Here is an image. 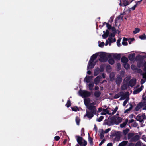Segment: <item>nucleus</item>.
Masks as SVG:
<instances>
[{
  "instance_id": "1",
  "label": "nucleus",
  "mask_w": 146,
  "mask_h": 146,
  "mask_svg": "<svg viewBox=\"0 0 146 146\" xmlns=\"http://www.w3.org/2000/svg\"><path fill=\"white\" fill-rule=\"evenodd\" d=\"M139 138V136L134 133H129L128 135V139L131 142H136Z\"/></svg>"
},
{
  "instance_id": "2",
  "label": "nucleus",
  "mask_w": 146,
  "mask_h": 146,
  "mask_svg": "<svg viewBox=\"0 0 146 146\" xmlns=\"http://www.w3.org/2000/svg\"><path fill=\"white\" fill-rule=\"evenodd\" d=\"M77 141L78 144L81 146H86L87 144L86 141L82 137L78 136Z\"/></svg>"
},
{
  "instance_id": "3",
  "label": "nucleus",
  "mask_w": 146,
  "mask_h": 146,
  "mask_svg": "<svg viewBox=\"0 0 146 146\" xmlns=\"http://www.w3.org/2000/svg\"><path fill=\"white\" fill-rule=\"evenodd\" d=\"M94 104H95L94 103H91L87 108L91 111L90 112L93 113L94 114H95L96 113L97 111L96 107L94 106Z\"/></svg>"
},
{
  "instance_id": "4",
  "label": "nucleus",
  "mask_w": 146,
  "mask_h": 146,
  "mask_svg": "<svg viewBox=\"0 0 146 146\" xmlns=\"http://www.w3.org/2000/svg\"><path fill=\"white\" fill-rule=\"evenodd\" d=\"M100 58L99 60L101 62H105L108 60L107 56L104 53H101L100 54Z\"/></svg>"
},
{
  "instance_id": "5",
  "label": "nucleus",
  "mask_w": 146,
  "mask_h": 146,
  "mask_svg": "<svg viewBox=\"0 0 146 146\" xmlns=\"http://www.w3.org/2000/svg\"><path fill=\"white\" fill-rule=\"evenodd\" d=\"M136 119L137 121L142 122L144 119H146V116L144 114L142 115L139 114L136 117Z\"/></svg>"
},
{
  "instance_id": "6",
  "label": "nucleus",
  "mask_w": 146,
  "mask_h": 146,
  "mask_svg": "<svg viewBox=\"0 0 146 146\" xmlns=\"http://www.w3.org/2000/svg\"><path fill=\"white\" fill-rule=\"evenodd\" d=\"M80 94L82 97H87L90 95V92L85 90L80 91Z\"/></svg>"
},
{
  "instance_id": "7",
  "label": "nucleus",
  "mask_w": 146,
  "mask_h": 146,
  "mask_svg": "<svg viewBox=\"0 0 146 146\" xmlns=\"http://www.w3.org/2000/svg\"><path fill=\"white\" fill-rule=\"evenodd\" d=\"M136 79L135 78L131 80L128 84L129 87H133L136 84Z\"/></svg>"
},
{
  "instance_id": "8",
  "label": "nucleus",
  "mask_w": 146,
  "mask_h": 146,
  "mask_svg": "<svg viewBox=\"0 0 146 146\" xmlns=\"http://www.w3.org/2000/svg\"><path fill=\"white\" fill-rule=\"evenodd\" d=\"M93 62L92 60H90L88 65V69H91L94 67L95 64L93 63Z\"/></svg>"
},
{
  "instance_id": "9",
  "label": "nucleus",
  "mask_w": 146,
  "mask_h": 146,
  "mask_svg": "<svg viewBox=\"0 0 146 146\" xmlns=\"http://www.w3.org/2000/svg\"><path fill=\"white\" fill-rule=\"evenodd\" d=\"M115 36V34L114 33H112L108 38V40L110 43H112L116 41L115 38L114 37Z\"/></svg>"
},
{
  "instance_id": "10",
  "label": "nucleus",
  "mask_w": 146,
  "mask_h": 146,
  "mask_svg": "<svg viewBox=\"0 0 146 146\" xmlns=\"http://www.w3.org/2000/svg\"><path fill=\"white\" fill-rule=\"evenodd\" d=\"M93 114H94V113H93L90 111H88L87 110L86 114L84 116H86L88 118L90 119H91L93 117Z\"/></svg>"
},
{
  "instance_id": "11",
  "label": "nucleus",
  "mask_w": 146,
  "mask_h": 146,
  "mask_svg": "<svg viewBox=\"0 0 146 146\" xmlns=\"http://www.w3.org/2000/svg\"><path fill=\"white\" fill-rule=\"evenodd\" d=\"M129 95V92H127L125 93H124L121 96V97L120 99V100H124L125 99H126L127 98H129L128 96Z\"/></svg>"
},
{
  "instance_id": "12",
  "label": "nucleus",
  "mask_w": 146,
  "mask_h": 146,
  "mask_svg": "<svg viewBox=\"0 0 146 146\" xmlns=\"http://www.w3.org/2000/svg\"><path fill=\"white\" fill-rule=\"evenodd\" d=\"M129 87L128 84L123 82L122 85L121 87V89L122 90L127 89Z\"/></svg>"
},
{
  "instance_id": "13",
  "label": "nucleus",
  "mask_w": 146,
  "mask_h": 146,
  "mask_svg": "<svg viewBox=\"0 0 146 146\" xmlns=\"http://www.w3.org/2000/svg\"><path fill=\"white\" fill-rule=\"evenodd\" d=\"M122 81V78L121 76H118L117 77L116 80V84L119 85Z\"/></svg>"
},
{
  "instance_id": "14",
  "label": "nucleus",
  "mask_w": 146,
  "mask_h": 146,
  "mask_svg": "<svg viewBox=\"0 0 146 146\" xmlns=\"http://www.w3.org/2000/svg\"><path fill=\"white\" fill-rule=\"evenodd\" d=\"M84 101L85 104L88 107V106H89L90 102V98H85L84 99Z\"/></svg>"
},
{
  "instance_id": "15",
  "label": "nucleus",
  "mask_w": 146,
  "mask_h": 146,
  "mask_svg": "<svg viewBox=\"0 0 146 146\" xmlns=\"http://www.w3.org/2000/svg\"><path fill=\"white\" fill-rule=\"evenodd\" d=\"M122 14H121L120 16L117 17L115 19V24H116L117 23L120 22L121 20L122 19L123 17L121 16V15Z\"/></svg>"
},
{
  "instance_id": "16",
  "label": "nucleus",
  "mask_w": 146,
  "mask_h": 146,
  "mask_svg": "<svg viewBox=\"0 0 146 146\" xmlns=\"http://www.w3.org/2000/svg\"><path fill=\"white\" fill-rule=\"evenodd\" d=\"M100 133V137L101 139H102L104 136V131L102 129H100L99 131Z\"/></svg>"
},
{
  "instance_id": "17",
  "label": "nucleus",
  "mask_w": 146,
  "mask_h": 146,
  "mask_svg": "<svg viewBox=\"0 0 146 146\" xmlns=\"http://www.w3.org/2000/svg\"><path fill=\"white\" fill-rule=\"evenodd\" d=\"M143 87V86H141L140 88L134 91L133 92V93L134 94H136L139 93L140 91H141L142 90V88Z\"/></svg>"
},
{
  "instance_id": "18",
  "label": "nucleus",
  "mask_w": 146,
  "mask_h": 146,
  "mask_svg": "<svg viewBox=\"0 0 146 146\" xmlns=\"http://www.w3.org/2000/svg\"><path fill=\"white\" fill-rule=\"evenodd\" d=\"M141 104H142L141 103H139L136 106L135 108V110L136 111H139L141 107H143Z\"/></svg>"
},
{
  "instance_id": "19",
  "label": "nucleus",
  "mask_w": 146,
  "mask_h": 146,
  "mask_svg": "<svg viewBox=\"0 0 146 146\" xmlns=\"http://www.w3.org/2000/svg\"><path fill=\"white\" fill-rule=\"evenodd\" d=\"M115 139L117 141H118L120 139V134L119 132H117L115 133Z\"/></svg>"
},
{
  "instance_id": "20",
  "label": "nucleus",
  "mask_w": 146,
  "mask_h": 146,
  "mask_svg": "<svg viewBox=\"0 0 146 146\" xmlns=\"http://www.w3.org/2000/svg\"><path fill=\"white\" fill-rule=\"evenodd\" d=\"M140 103H141L143 106H145L143 108V110H146V100H142V101L140 102Z\"/></svg>"
},
{
  "instance_id": "21",
  "label": "nucleus",
  "mask_w": 146,
  "mask_h": 146,
  "mask_svg": "<svg viewBox=\"0 0 146 146\" xmlns=\"http://www.w3.org/2000/svg\"><path fill=\"white\" fill-rule=\"evenodd\" d=\"M113 58L116 59H119L121 57L120 55L119 54H114L113 55Z\"/></svg>"
},
{
  "instance_id": "22",
  "label": "nucleus",
  "mask_w": 146,
  "mask_h": 146,
  "mask_svg": "<svg viewBox=\"0 0 146 146\" xmlns=\"http://www.w3.org/2000/svg\"><path fill=\"white\" fill-rule=\"evenodd\" d=\"M128 121V119H126L125 120V121L123 123L120 124V127L121 128H123L126 125Z\"/></svg>"
},
{
  "instance_id": "23",
  "label": "nucleus",
  "mask_w": 146,
  "mask_h": 146,
  "mask_svg": "<svg viewBox=\"0 0 146 146\" xmlns=\"http://www.w3.org/2000/svg\"><path fill=\"white\" fill-rule=\"evenodd\" d=\"M123 94V92H120L119 93H118L116 94H115L114 97V98L115 99H117L118 98H119L120 96H121V95Z\"/></svg>"
},
{
  "instance_id": "24",
  "label": "nucleus",
  "mask_w": 146,
  "mask_h": 146,
  "mask_svg": "<svg viewBox=\"0 0 146 146\" xmlns=\"http://www.w3.org/2000/svg\"><path fill=\"white\" fill-rule=\"evenodd\" d=\"M128 142L127 141H124L120 143L119 145V146H125Z\"/></svg>"
},
{
  "instance_id": "25",
  "label": "nucleus",
  "mask_w": 146,
  "mask_h": 146,
  "mask_svg": "<svg viewBox=\"0 0 146 146\" xmlns=\"http://www.w3.org/2000/svg\"><path fill=\"white\" fill-rule=\"evenodd\" d=\"M122 121V119L121 117H118L116 120L115 121V123L117 124L121 122Z\"/></svg>"
},
{
  "instance_id": "26",
  "label": "nucleus",
  "mask_w": 146,
  "mask_h": 146,
  "mask_svg": "<svg viewBox=\"0 0 146 146\" xmlns=\"http://www.w3.org/2000/svg\"><path fill=\"white\" fill-rule=\"evenodd\" d=\"M122 3L124 6H125L128 5L130 3V2H128L127 1L124 0L122 1Z\"/></svg>"
},
{
  "instance_id": "27",
  "label": "nucleus",
  "mask_w": 146,
  "mask_h": 146,
  "mask_svg": "<svg viewBox=\"0 0 146 146\" xmlns=\"http://www.w3.org/2000/svg\"><path fill=\"white\" fill-rule=\"evenodd\" d=\"M100 77L99 76H98L96 77L94 80V83L96 84H97L100 82Z\"/></svg>"
},
{
  "instance_id": "28",
  "label": "nucleus",
  "mask_w": 146,
  "mask_h": 146,
  "mask_svg": "<svg viewBox=\"0 0 146 146\" xmlns=\"http://www.w3.org/2000/svg\"><path fill=\"white\" fill-rule=\"evenodd\" d=\"M121 60V61L124 63H127L128 61L127 58L125 57H122Z\"/></svg>"
},
{
  "instance_id": "29",
  "label": "nucleus",
  "mask_w": 146,
  "mask_h": 146,
  "mask_svg": "<svg viewBox=\"0 0 146 146\" xmlns=\"http://www.w3.org/2000/svg\"><path fill=\"white\" fill-rule=\"evenodd\" d=\"M135 54H130L129 56V58L131 60H133L134 58Z\"/></svg>"
},
{
  "instance_id": "30",
  "label": "nucleus",
  "mask_w": 146,
  "mask_h": 146,
  "mask_svg": "<svg viewBox=\"0 0 146 146\" xmlns=\"http://www.w3.org/2000/svg\"><path fill=\"white\" fill-rule=\"evenodd\" d=\"M115 74L114 73H111L110 74V77L111 81H113L114 80Z\"/></svg>"
},
{
  "instance_id": "31",
  "label": "nucleus",
  "mask_w": 146,
  "mask_h": 146,
  "mask_svg": "<svg viewBox=\"0 0 146 146\" xmlns=\"http://www.w3.org/2000/svg\"><path fill=\"white\" fill-rule=\"evenodd\" d=\"M130 79V76H128L127 77L123 80V82L128 84V81L129 80V79Z\"/></svg>"
},
{
  "instance_id": "32",
  "label": "nucleus",
  "mask_w": 146,
  "mask_h": 146,
  "mask_svg": "<svg viewBox=\"0 0 146 146\" xmlns=\"http://www.w3.org/2000/svg\"><path fill=\"white\" fill-rule=\"evenodd\" d=\"M97 55L96 54H94L91 57L90 60H92L93 62H94V60L97 58Z\"/></svg>"
},
{
  "instance_id": "33",
  "label": "nucleus",
  "mask_w": 146,
  "mask_h": 146,
  "mask_svg": "<svg viewBox=\"0 0 146 146\" xmlns=\"http://www.w3.org/2000/svg\"><path fill=\"white\" fill-rule=\"evenodd\" d=\"M118 109V107L117 106L115 107V109L112 112V113H109V115H113L114 114H115V113H116V112L117 111Z\"/></svg>"
},
{
  "instance_id": "34",
  "label": "nucleus",
  "mask_w": 146,
  "mask_h": 146,
  "mask_svg": "<svg viewBox=\"0 0 146 146\" xmlns=\"http://www.w3.org/2000/svg\"><path fill=\"white\" fill-rule=\"evenodd\" d=\"M99 73V70L98 68L96 69L94 71V75L95 76L97 75Z\"/></svg>"
},
{
  "instance_id": "35",
  "label": "nucleus",
  "mask_w": 146,
  "mask_h": 146,
  "mask_svg": "<svg viewBox=\"0 0 146 146\" xmlns=\"http://www.w3.org/2000/svg\"><path fill=\"white\" fill-rule=\"evenodd\" d=\"M127 39L126 38H124L123 40V42H122V44L124 45H127L128 44L127 42H126Z\"/></svg>"
},
{
  "instance_id": "36",
  "label": "nucleus",
  "mask_w": 146,
  "mask_h": 146,
  "mask_svg": "<svg viewBox=\"0 0 146 146\" xmlns=\"http://www.w3.org/2000/svg\"><path fill=\"white\" fill-rule=\"evenodd\" d=\"M100 92L98 91H96L94 93L95 96L97 97H99L100 96Z\"/></svg>"
},
{
  "instance_id": "37",
  "label": "nucleus",
  "mask_w": 146,
  "mask_h": 146,
  "mask_svg": "<svg viewBox=\"0 0 146 146\" xmlns=\"http://www.w3.org/2000/svg\"><path fill=\"white\" fill-rule=\"evenodd\" d=\"M90 77L89 76H86V77L84 79V80L87 83L89 82L90 80Z\"/></svg>"
},
{
  "instance_id": "38",
  "label": "nucleus",
  "mask_w": 146,
  "mask_h": 146,
  "mask_svg": "<svg viewBox=\"0 0 146 146\" xmlns=\"http://www.w3.org/2000/svg\"><path fill=\"white\" fill-rule=\"evenodd\" d=\"M88 138L89 142L90 143V144L91 145H92L93 144L92 139L90 137L89 134H88Z\"/></svg>"
},
{
  "instance_id": "39",
  "label": "nucleus",
  "mask_w": 146,
  "mask_h": 146,
  "mask_svg": "<svg viewBox=\"0 0 146 146\" xmlns=\"http://www.w3.org/2000/svg\"><path fill=\"white\" fill-rule=\"evenodd\" d=\"M129 129H125L123 130V133L124 135H126L129 132Z\"/></svg>"
},
{
  "instance_id": "40",
  "label": "nucleus",
  "mask_w": 146,
  "mask_h": 146,
  "mask_svg": "<svg viewBox=\"0 0 146 146\" xmlns=\"http://www.w3.org/2000/svg\"><path fill=\"white\" fill-rule=\"evenodd\" d=\"M94 84L93 83H90L89 84V89L90 90H92V89L93 87L94 86Z\"/></svg>"
},
{
  "instance_id": "41",
  "label": "nucleus",
  "mask_w": 146,
  "mask_h": 146,
  "mask_svg": "<svg viewBox=\"0 0 146 146\" xmlns=\"http://www.w3.org/2000/svg\"><path fill=\"white\" fill-rule=\"evenodd\" d=\"M139 38L141 39H146V36L145 34L139 36Z\"/></svg>"
},
{
  "instance_id": "42",
  "label": "nucleus",
  "mask_w": 146,
  "mask_h": 146,
  "mask_svg": "<svg viewBox=\"0 0 146 146\" xmlns=\"http://www.w3.org/2000/svg\"><path fill=\"white\" fill-rule=\"evenodd\" d=\"M108 108H107L106 109H104L102 110V111L104 112V113H105L106 114H108L109 115V113H110L109 112V111L108 110Z\"/></svg>"
},
{
  "instance_id": "43",
  "label": "nucleus",
  "mask_w": 146,
  "mask_h": 146,
  "mask_svg": "<svg viewBox=\"0 0 146 146\" xmlns=\"http://www.w3.org/2000/svg\"><path fill=\"white\" fill-rule=\"evenodd\" d=\"M140 30V29L139 28H135V30L133 31V32L134 34H136L137 33H138Z\"/></svg>"
},
{
  "instance_id": "44",
  "label": "nucleus",
  "mask_w": 146,
  "mask_h": 146,
  "mask_svg": "<svg viewBox=\"0 0 146 146\" xmlns=\"http://www.w3.org/2000/svg\"><path fill=\"white\" fill-rule=\"evenodd\" d=\"M130 106L129 108L125 110V111L124 112L125 113L128 112L130 110L132 109L133 106L131 104H130Z\"/></svg>"
},
{
  "instance_id": "45",
  "label": "nucleus",
  "mask_w": 146,
  "mask_h": 146,
  "mask_svg": "<svg viewBox=\"0 0 146 146\" xmlns=\"http://www.w3.org/2000/svg\"><path fill=\"white\" fill-rule=\"evenodd\" d=\"M71 108L72 110L74 111H79L77 107H71Z\"/></svg>"
},
{
  "instance_id": "46",
  "label": "nucleus",
  "mask_w": 146,
  "mask_h": 146,
  "mask_svg": "<svg viewBox=\"0 0 146 146\" xmlns=\"http://www.w3.org/2000/svg\"><path fill=\"white\" fill-rule=\"evenodd\" d=\"M109 62L111 64H113L114 63V60L112 59H110L108 60Z\"/></svg>"
},
{
  "instance_id": "47",
  "label": "nucleus",
  "mask_w": 146,
  "mask_h": 146,
  "mask_svg": "<svg viewBox=\"0 0 146 146\" xmlns=\"http://www.w3.org/2000/svg\"><path fill=\"white\" fill-rule=\"evenodd\" d=\"M124 65V68L126 69H128L129 68V65L127 63H125Z\"/></svg>"
},
{
  "instance_id": "48",
  "label": "nucleus",
  "mask_w": 146,
  "mask_h": 146,
  "mask_svg": "<svg viewBox=\"0 0 146 146\" xmlns=\"http://www.w3.org/2000/svg\"><path fill=\"white\" fill-rule=\"evenodd\" d=\"M66 106L67 107H69L71 106V102H70V100H68L67 102V104H66Z\"/></svg>"
},
{
  "instance_id": "49",
  "label": "nucleus",
  "mask_w": 146,
  "mask_h": 146,
  "mask_svg": "<svg viewBox=\"0 0 146 146\" xmlns=\"http://www.w3.org/2000/svg\"><path fill=\"white\" fill-rule=\"evenodd\" d=\"M76 121L77 125H79L80 121V119L78 117H76Z\"/></svg>"
},
{
  "instance_id": "50",
  "label": "nucleus",
  "mask_w": 146,
  "mask_h": 146,
  "mask_svg": "<svg viewBox=\"0 0 146 146\" xmlns=\"http://www.w3.org/2000/svg\"><path fill=\"white\" fill-rule=\"evenodd\" d=\"M129 100V98H127L123 102V106H125V105Z\"/></svg>"
},
{
  "instance_id": "51",
  "label": "nucleus",
  "mask_w": 146,
  "mask_h": 146,
  "mask_svg": "<svg viewBox=\"0 0 146 146\" xmlns=\"http://www.w3.org/2000/svg\"><path fill=\"white\" fill-rule=\"evenodd\" d=\"M104 67L105 65L104 64H102L100 66V71L102 72L103 71Z\"/></svg>"
},
{
  "instance_id": "52",
  "label": "nucleus",
  "mask_w": 146,
  "mask_h": 146,
  "mask_svg": "<svg viewBox=\"0 0 146 146\" xmlns=\"http://www.w3.org/2000/svg\"><path fill=\"white\" fill-rule=\"evenodd\" d=\"M111 69V67L109 65H108L106 66V70L108 72L110 71Z\"/></svg>"
},
{
  "instance_id": "53",
  "label": "nucleus",
  "mask_w": 146,
  "mask_h": 146,
  "mask_svg": "<svg viewBox=\"0 0 146 146\" xmlns=\"http://www.w3.org/2000/svg\"><path fill=\"white\" fill-rule=\"evenodd\" d=\"M103 119V117L102 116H101L98 119H97V121L98 122H100Z\"/></svg>"
},
{
  "instance_id": "54",
  "label": "nucleus",
  "mask_w": 146,
  "mask_h": 146,
  "mask_svg": "<svg viewBox=\"0 0 146 146\" xmlns=\"http://www.w3.org/2000/svg\"><path fill=\"white\" fill-rule=\"evenodd\" d=\"M121 38H119L117 40V44L118 46H120V42L121 41Z\"/></svg>"
},
{
  "instance_id": "55",
  "label": "nucleus",
  "mask_w": 146,
  "mask_h": 146,
  "mask_svg": "<svg viewBox=\"0 0 146 146\" xmlns=\"http://www.w3.org/2000/svg\"><path fill=\"white\" fill-rule=\"evenodd\" d=\"M108 36V35L105 33H104L102 35V37L104 38H106Z\"/></svg>"
},
{
  "instance_id": "56",
  "label": "nucleus",
  "mask_w": 146,
  "mask_h": 146,
  "mask_svg": "<svg viewBox=\"0 0 146 146\" xmlns=\"http://www.w3.org/2000/svg\"><path fill=\"white\" fill-rule=\"evenodd\" d=\"M104 43L103 42H102L100 44H99V46L100 47H102L104 46Z\"/></svg>"
},
{
  "instance_id": "57",
  "label": "nucleus",
  "mask_w": 146,
  "mask_h": 146,
  "mask_svg": "<svg viewBox=\"0 0 146 146\" xmlns=\"http://www.w3.org/2000/svg\"><path fill=\"white\" fill-rule=\"evenodd\" d=\"M142 0H141L139 1H137V2H135L136 3L135 4L136 5H137V6L138 5L140 4V3L142 1Z\"/></svg>"
},
{
  "instance_id": "58",
  "label": "nucleus",
  "mask_w": 146,
  "mask_h": 146,
  "mask_svg": "<svg viewBox=\"0 0 146 146\" xmlns=\"http://www.w3.org/2000/svg\"><path fill=\"white\" fill-rule=\"evenodd\" d=\"M146 80L145 79H141V84H142L145 82L146 81Z\"/></svg>"
},
{
  "instance_id": "59",
  "label": "nucleus",
  "mask_w": 146,
  "mask_h": 146,
  "mask_svg": "<svg viewBox=\"0 0 146 146\" xmlns=\"http://www.w3.org/2000/svg\"><path fill=\"white\" fill-rule=\"evenodd\" d=\"M107 27L108 29H110L111 28V26L108 24H106Z\"/></svg>"
},
{
  "instance_id": "60",
  "label": "nucleus",
  "mask_w": 146,
  "mask_h": 146,
  "mask_svg": "<svg viewBox=\"0 0 146 146\" xmlns=\"http://www.w3.org/2000/svg\"><path fill=\"white\" fill-rule=\"evenodd\" d=\"M110 130H111V129L110 128H108L105 130V131H104V132L105 133H107Z\"/></svg>"
},
{
  "instance_id": "61",
  "label": "nucleus",
  "mask_w": 146,
  "mask_h": 146,
  "mask_svg": "<svg viewBox=\"0 0 146 146\" xmlns=\"http://www.w3.org/2000/svg\"><path fill=\"white\" fill-rule=\"evenodd\" d=\"M138 125V124L136 122H134L133 124V126L135 127L137 126Z\"/></svg>"
},
{
  "instance_id": "62",
  "label": "nucleus",
  "mask_w": 146,
  "mask_h": 146,
  "mask_svg": "<svg viewBox=\"0 0 146 146\" xmlns=\"http://www.w3.org/2000/svg\"><path fill=\"white\" fill-rule=\"evenodd\" d=\"M142 75L143 78L145 79L146 80V73L143 74Z\"/></svg>"
},
{
  "instance_id": "63",
  "label": "nucleus",
  "mask_w": 146,
  "mask_h": 146,
  "mask_svg": "<svg viewBox=\"0 0 146 146\" xmlns=\"http://www.w3.org/2000/svg\"><path fill=\"white\" fill-rule=\"evenodd\" d=\"M142 100H146V96H145V95L144 94L142 96Z\"/></svg>"
},
{
  "instance_id": "64",
  "label": "nucleus",
  "mask_w": 146,
  "mask_h": 146,
  "mask_svg": "<svg viewBox=\"0 0 146 146\" xmlns=\"http://www.w3.org/2000/svg\"><path fill=\"white\" fill-rule=\"evenodd\" d=\"M144 70L145 71H146V62H145L144 65Z\"/></svg>"
}]
</instances>
